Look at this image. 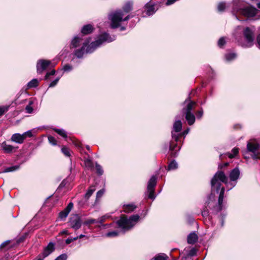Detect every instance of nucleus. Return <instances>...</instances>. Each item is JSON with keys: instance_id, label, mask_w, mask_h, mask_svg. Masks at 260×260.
I'll return each instance as SVG.
<instances>
[{"instance_id": "nucleus-41", "label": "nucleus", "mask_w": 260, "mask_h": 260, "mask_svg": "<svg viewBox=\"0 0 260 260\" xmlns=\"http://www.w3.org/2000/svg\"><path fill=\"white\" fill-rule=\"evenodd\" d=\"M109 217V216L108 215H104L100 218H99L98 219H97L98 222L102 224L103 222H104L106 219Z\"/></svg>"}, {"instance_id": "nucleus-33", "label": "nucleus", "mask_w": 260, "mask_h": 260, "mask_svg": "<svg viewBox=\"0 0 260 260\" xmlns=\"http://www.w3.org/2000/svg\"><path fill=\"white\" fill-rule=\"evenodd\" d=\"M95 168L96 172L99 175H102L103 174V170L102 167L97 163L95 164Z\"/></svg>"}, {"instance_id": "nucleus-15", "label": "nucleus", "mask_w": 260, "mask_h": 260, "mask_svg": "<svg viewBox=\"0 0 260 260\" xmlns=\"http://www.w3.org/2000/svg\"><path fill=\"white\" fill-rule=\"evenodd\" d=\"M25 139L23 137V134H20L19 133H15L11 136V141L18 143V144H22L24 142Z\"/></svg>"}, {"instance_id": "nucleus-43", "label": "nucleus", "mask_w": 260, "mask_h": 260, "mask_svg": "<svg viewBox=\"0 0 260 260\" xmlns=\"http://www.w3.org/2000/svg\"><path fill=\"white\" fill-rule=\"evenodd\" d=\"M225 43V39L223 37L221 38L218 42V45L220 47H222Z\"/></svg>"}, {"instance_id": "nucleus-53", "label": "nucleus", "mask_w": 260, "mask_h": 260, "mask_svg": "<svg viewBox=\"0 0 260 260\" xmlns=\"http://www.w3.org/2000/svg\"><path fill=\"white\" fill-rule=\"evenodd\" d=\"M74 144L77 147H81V143H80V142L75 141V142H74Z\"/></svg>"}, {"instance_id": "nucleus-61", "label": "nucleus", "mask_w": 260, "mask_h": 260, "mask_svg": "<svg viewBox=\"0 0 260 260\" xmlns=\"http://www.w3.org/2000/svg\"><path fill=\"white\" fill-rule=\"evenodd\" d=\"M43 258H44L43 257V258L39 257L37 260H43Z\"/></svg>"}, {"instance_id": "nucleus-62", "label": "nucleus", "mask_w": 260, "mask_h": 260, "mask_svg": "<svg viewBox=\"0 0 260 260\" xmlns=\"http://www.w3.org/2000/svg\"><path fill=\"white\" fill-rule=\"evenodd\" d=\"M120 29H121V30H124V29H125V27H121V28H120Z\"/></svg>"}, {"instance_id": "nucleus-11", "label": "nucleus", "mask_w": 260, "mask_h": 260, "mask_svg": "<svg viewBox=\"0 0 260 260\" xmlns=\"http://www.w3.org/2000/svg\"><path fill=\"white\" fill-rule=\"evenodd\" d=\"M182 128V122L180 120H176L173 124V132H172V138L177 142L178 140L179 136L180 134H176L175 133H178L181 130Z\"/></svg>"}, {"instance_id": "nucleus-29", "label": "nucleus", "mask_w": 260, "mask_h": 260, "mask_svg": "<svg viewBox=\"0 0 260 260\" xmlns=\"http://www.w3.org/2000/svg\"><path fill=\"white\" fill-rule=\"evenodd\" d=\"M236 54L235 53H230L225 55V58L228 61H231L236 58Z\"/></svg>"}, {"instance_id": "nucleus-19", "label": "nucleus", "mask_w": 260, "mask_h": 260, "mask_svg": "<svg viewBox=\"0 0 260 260\" xmlns=\"http://www.w3.org/2000/svg\"><path fill=\"white\" fill-rule=\"evenodd\" d=\"M93 30V27L91 24H87L84 25L82 29H81V32L84 35H87L91 32Z\"/></svg>"}, {"instance_id": "nucleus-34", "label": "nucleus", "mask_w": 260, "mask_h": 260, "mask_svg": "<svg viewBox=\"0 0 260 260\" xmlns=\"http://www.w3.org/2000/svg\"><path fill=\"white\" fill-rule=\"evenodd\" d=\"M238 153V149L237 148H234L232 150V153H229L228 156L230 158H232L235 157Z\"/></svg>"}, {"instance_id": "nucleus-47", "label": "nucleus", "mask_w": 260, "mask_h": 260, "mask_svg": "<svg viewBox=\"0 0 260 260\" xmlns=\"http://www.w3.org/2000/svg\"><path fill=\"white\" fill-rule=\"evenodd\" d=\"M105 190L104 189H101L98 191L96 193V198H100L102 197L103 194L104 193Z\"/></svg>"}, {"instance_id": "nucleus-37", "label": "nucleus", "mask_w": 260, "mask_h": 260, "mask_svg": "<svg viewBox=\"0 0 260 260\" xmlns=\"http://www.w3.org/2000/svg\"><path fill=\"white\" fill-rule=\"evenodd\" d=\"M73 69V67L72 66L67 64L64 65L62 68V70H63L64 72H70L72 71Z\"/></svg>"}, {"instance_id": "nucleus-50", "label": "nucleus", "mask_w": 260, "mask_h": 260, "mask_svg": "<svg viewBox=\"0 0 260 260\" xmlns=\"http://www.w3.org/2000/svg\"><path fill=\"white\" fill-rule=\"evenodd\" d=\"M177 0H167L166 2V5L169 6L174 4Z\"/></svg>"}, {"instance_id": "nucleus-27", "label": "nucleus", "mask_w": 260, "mask_h": 260, "mask_svg": "<svg viewBox=\"0 0 260 260\" xmlns=\"http://www.w3.org/2000/svg\"><path fill=\"white\" fill-rule=\"evenodd\" d=\"M177 163L175 161L173 160L170 162L168 166V170H173L177 168Z\"/></svg>"}, {"instance_id": "nucleus-57", "label": "nucleus", "mask_w": 260, "mask_h": 260, "mask_svg": "<svg viewBox=\"0 0 260 260\" xmlns=\"http://www.w3.org/2000/svg\"><path fill=\"white\" fill-rule=\"evenodd\" d=\"M61 234H66V235H69L70 233L68 232V231L64 230L61 232Z\"/></svg>"}, {"instance_id": "nucleus-51", "label": "nucleus", "mask_w": 260, "mask_h": 260, "mask_svg": "<svg viewBox=\"0 0 260 260\" xmlns=\"http://www.w3.org/2000/svg\"><path fill=\"white\" fill-rule=\"evenodd\" d=\"M85 164H86V165L87 166H88L89 167H92V162L91 161V160H89V159H87L85 161Z\"/></svg>"}, {"instance_id": "nucleus-30", "label": "nucleus", "mask_w": 260, "mask_h": 260, "mask_svg": "<svg viewBox=\"0 0 260 260\" xmlns=\"http://www.w3.org/2000/svg\"><path fill=\"white\" fill-rule=\"evenodd\" d=\"M61 152L66 156L69 157L71 155L70 150L66 146H63L62 147Z\"/></svg>"}, {"instance_id": "nucleus-31", "label": "nucleus", "mask_w": 260, "mask_h": 260, "mask_svg": "<svg viewBox=\"0 0 260 260\" xmlns=\"http://www.w3.org/2000/svg\"><path fill=\"white\" fill-rule=\"evenodd\" d=\"M9 108V106H0V116L7 112L8 111Z\"/></svg>"}, {"instance_id": "nucleus-4", "label": "nucleus", "mask_w": 260, "mask_h": 260, "mask_svg": "<svg viewBox=\"0 0 260 260\" xmlns=\"http://www.w3.org/2000/svg\"><path fill=\"white\" fill-rule=\"evenodd\" d=\"M233 13H238L247 18L255 17V19H260V11L251 6L240 7L238 4L234 5Z\"/></svg>"}, {"instance_id": "nucleus-42", "label": "nucleus", "mask_w": 260, "mask_h": 260, "mask_svg": "<svg viewBox=\"0 0 260 260\" xmlns=\"http://www.w3.org/2000/svg\"><path fill=\"white\" fill-rule=\"evenodd\" d=\"M55 71L54 70H52L50 72H47L45 76V79L47 80L49 79L50 76H53L55 74Z\"/></svg>"}, {"instance_id": "nucleus-45", "label": "nucleus", "mask_w": 260, "mask_h": 260, "mask_svg": "<svg viewBox=\"0 0 260 260\" xmlns=\"http://www.w3.org/2000/svg\"><path fill=\"white\" fill-rule=\"evenodd\" d=\"M197 254V249L194 248H192L190 250L188 253V255L190 256L196 255Z\"/></svg>"}, {"instance_id": "nucleus-32", "label": "nucleus", "mask_w": 260, "mask_h": 260, "mask_svg": "<svg viewBox=\"0 0 260 260\" xmlns=\"http://www.w3.org/2000/svg\"><path fill=\"white\" fill-rule=\"evenodd\" d=\"M95 223H98V221L96 219L90 218V219H87V220H86L84 222V224L90 225V224Z\"/></svg>"}, {"instance_id": "nucleus-35", "label": "nucleus", "mask_w": 260, "mask_h": 260, "mask_svg": "<svg viewBox=\"0 0 260 260\" xmlns=\"http://www.w3.org/2000/svg\"><path fill=\"white\" fill-rule=\"evenodd\" d=\"M62 75V74L60 75V76L58 77H57V78H56L54 80H53V81H52L49 85V87H53L54 86H55L57 83H58L59 80L60 79V77H61Z\"/></svg>"}, {"instance_id": "nucleus-9", "label": "nucleus", "mask_w": 260, "mask_h": 260, "mask_svg": "<svg viewBox=\"0 0 260 260\" xmlns=\"http://www.w3.org/2000/svg\"><path fill=\"white\" fill-rule=\"evenodd\" d=\"M55 63H52L51 61L45 59H39L37 63V71L38 73L41 74L49 66L54 67Z\"/></svg>"}, {"instance_id": "nucleus-40", "label": "nucleus", "mask_w": 260, "mask_h": 260, "mask_svg": "<svg viewBox=\"0 0 260 260\" xmlns=\"http://www.w3.org/2000/svg\"><path fill=\"white\" fill-rule=\"evenodd\" d=\"M67 255L63 253L59 255L55 260H67Z\"/></svg>"}, {"instance_id": "nucleus-26", "label": "nucleus", "mask_w": 260, "mask_h": 260, "mask_svg": "<svg viewBox=\"0 0 260 260\" xmlns=\"http://www.w3.org/2000/svg\"><path fill=\"white\" fill-rule=\"evenodd\" d=\"M95 189L94 186H91L89 187L88 190H87L86 193L85 194V198L88 200L90 197L91 196V194L93 193V192L95 191Z\"/></svg>"}, {"instance_id": "nucleus-36", "label": "nucleus", "mask_w": 260, "mask_h": 260, "mask_svg": "<svg viewBox=\"0 0 260 260\" xmlns=\"http://www.w3.org/2000/svg\"><path fill=\"white\" fill-rule=\"evenodd\" d=\"M226 7L225 4L224 3H220L218 5V10L219 12H222L224 11Z\"/></svg>"}, {"instance_id": "nucleus-46", "label": "nucleus", "mask_w": 260, "mask_h": 260, "mask_svg": "<svg viewBox=\"0 0 260 260\" xmlns=\"http://www.w3.org/2000/svg\"><path fill=\"white\" fill-rule=\"evenodd\" d=\"M118 235V232L116 231L110 232L106 234L107 237H114Z\"/></svg>"}, {"instance_id": "nucleus-63", "label": "nucleus", "mask_w": 260, "mask_h": 260, "mask_svg": "<svg viewBox=\"0 0 260 260\" xmlns=\"http://www.w3.org/2000/svg\"><path fill=\"white\" fill-rule=\"evenodd\" d=\"M186 257H182V260H186Z\"/></svg>"}, {"instance_id": "nucleus-20", "label": "nucleus", "mask_w": 260, "mask_h": 260, "mask_svg": "<svg viewBox=\"0 0 260 260\" xmlns=\"http://www.w3.org/2000/svg\"><path fill=\"white\" fill-rule=\"evenodd\" d=\"M145 7L146 9V14L147 15L150 16L155 13V11L153 5H151L150 3H147Z\"/></svg>"}, {"instance_id": "nucleus-58", "label": "nucleus", "mask_w": 260, "mask_h": 260, "mask_svg": "<svg viewBox=\"0 0 260 260\" xmlns=\"http://www.w3.org/2000/svg\"><path fill=\"white\" fill-rule=\"evenodd\" d=\"M78 238H79L78 236L76 237H75L74 238H72L73 241L77 240Z\"/></svg>"}, {"instance_id": "nucleus-39", "label": "nucleus", "mask_w": 260, "mask_h": 260, "mask_svg": "<svg viewBox=\"0 0 260 260\" xmlns=\"http://www.w3.org/2000/svg\"><path fill=\"white\" fill-rule=\"evenodd\" d=\"M23 135V137L24 138V139H25L27 137H32V131L31 130H29V131H28L25 133H24L23 134H22Z\"/></svg>"}, {"instance_id": "nucleus-2", "label": "nucleus", "mask_w": 260, "mask_h": 260, "mask_svg": "<svg viewBox=\"0 0 260 260\" xmlns=\"http://www.w3.org/2000/svg\"><path fill=\"white\" fill-rule=\"evenodd\" d=\"M115 39V36H111L107 33H104L100 35L95 42L91 43L88 46V42L84 43L81 48L76 49L74 51V55L78 58H82L85 53H92L103 43L105 42H111Z\"/></svg>"}, {"instance_id": "nucleus-17", "label": "nucleus", "mask_w": 260, "mask_h": 260, "mask_svg": "<svg viewBox=\"0 0 260 260\" xmlns=\"http://www.w3.org/2000/svg\"><path fill=\"white\" fill-rule=\"evenodd\" d=\"M1 147L3 150L6 153H11L12 152L15 148H17V147L15 148L12 145L8 144L6 142H4L2 143L1 145Z\"/></svg>"}, {"instance_id": "nucleus-22", "label": "nucleus", "mask_w": 260, "mask_h": 260, "mask_svg": "<svg viewBox=\"0 0 260 260\" xmlns=\"http://www.w3.org/2000/svg\"><path fill=\"white\" fill-rule=\"evenodd\" d=\"M38 85V81L37 79H33L27 85L28 88L36 87Z\"/></svg>"}, {"instance_id": "nucleus-16", "label": "nucleus", "mask_w": 260, "mask_h": 260, "mask_svg": "<svg viewBox=\"0 0 260 260\" xmlns=\"http://www.w3.org/2000/svg\"><path fill=\"white\" fill-rule=\"evenodd\" d=\"M54 249V245L53 243H49L44 248L42 253L43 258H45L51 253Z\"/></svg>"}, {"instance_id": "nucleus-60", "label": "nucleus", "mask_w": 260, "mask_h": 260, "mask_svg": "<svg viewBox=\"0 0 260 260\" xmlns=\"http://www.w3.org/2000/svg\"><path fill=\"white\" fill-rule=\"evenodd\" d=\"M257 7H258L259 9H260V2H259V3H257Z\"/></svg>"}, {"instance_id": "nucleus-7", "label": "nucleus", "mask_w": 260, "mask_h": 260, "mask_svg": "<svg viewBox=\"0 0 260 260\" xmlns=\"http://www.w3.org/2000/svg\"><path fill=\"white\" fill-rule=\"evenodd\" d=\"M254 29L249 27L245 28L243 30V35L245 40V43L241 44L243 47H250L253 45Z\"/></svg>"}, {"instance_id": "nucleus-1", "label": "nucleus", "mask_w": 260, "mask_h": 260, "mask_svg": "<svg viewBox=\"0 0 260 260\" xmlns=\"http://www.w3.org/2000/svg\"><path fill=\"white\" fill-rule=\"evenodd\" d=\"M240 170L238 168L236 167L230 173V181L228 180V177L222 171H218L214 175L211 181L212 190H215L217 192H218L220 190L218 198V205L215 208V211L218 212L222 209V203L225 189L223 187H221V182L224 183L228 187V190H230L236 186L237 180L240 177Z\"/></svg>"}, {"instance_id": "nucleus-21", "label": "nucleus", "mask_w": 260, "mask_h": 260, "mask_svg": "<svg viewBox=\"0 0 260 260\" xmlns=\"http://www.w3.org/2000/svg\"><path fill=\"white\" fill-rule=\"evenodd\" d=\"M198 237L194 233H190L187 237V242L189 244H194L198 240Z\"/></svg>"}, {"instance_id": "nucleus-3", "label": "nucleus", "mask_w": 260, "mask_h": 260, "mask_svg": "<svg viewBox=\"0 0 260 260\" xmlns=\"http://www.w3.org/2000/svg\"><path fill=\"white\" fill-rule=\"evenodd\" d=\"M132 9V4L131 3H127L123 7V10H118L111 12L108 15V18L111 22V28H117L120 25V23L122 21L128 20L130 18L129 15L123 18L124 12L127 13Z\"/></svg>"}, {"instance_id": "nucleus-10", "label": "nucleus", "mask_w": 260, "mask_h": 260, "mask_svg": "<svg viewBox=\"0 0 260 260\" xmlns=\"http://www.w3.org/2000/svg\"><path fill=\"white\" fill-rule=\"evenodd\" d=\"M88 42V45L90 42V38H84L82 36H77L73 38L71 43V48H76L83 46L84 43Z\"/></svg>"}, {"instance_id": "nucleus-49", "label": "nucleus", "mask_w": 260, "mask_h": 260, "mask_svg": "<svg viewBox=\"0 0 260 260\" xmlns=\"http://www.w3.org/2000/svg\"><path fill=\"white\" fill-rule=\"evenodd\" d=\"M256 43L257 47L260 49V34L256 37Z\"/></svg>"}, {"instance_id": "nucleus-25", "label": "nucleus", "mask_w": 260, "mask_h": 260, "mask_svg": "<svg viewBox=\"0 0 260 260\" xmlns=\"http://www.w3.org/2000/svg\"><path fill=\"white\" fill-rule=\"evenodd\" d=\"M177 144H173L171 143L170 146V150L171 151V155L173 157H176L177 155V152L175 151Z\"/></svg>"}, {"instance_id": "nucleus-44", "label": "nucleus", "mask_w": 260, "mask_h": 260, "mask_svg": "<svg viewBox=\"0 0 260 260\" xmlns=\"http://www.w3.org/2000/svg\"><path fill=\"white\" fill-rule=\"evenodd\" d=\"M32 103V102H30L29 105H27L25 108V109L28 113H31L33 111L32 108L30 106Z\"/></svg>"}, {"instance_id": "nucleus-64", "label": "nucleus", "mask_w": 260, "mask_h": 260, "mask_svg": "<svg viewBox=\"0 0 260 260\" xmlns=\"http://www.w3.org/2000/svg\"><path fill=\"white\" fill-rule=\"evenodd\" d=\"M86 147H87V149H88V150L89 149V147L88 146H87Z\"/></svg>"}, {"instance_id": "nucleus-56", "label": "nucleus", "mask_w": 260, "mask_h": 260, "mask_svg": "<svg viewBox=\"0 0 260 260\" xmlns=\"http://www.w3.org/2000/svg\"><path fill=\"white\" fill-rule=\"evenodd\" d=\"M226 215V214L223 215V216L221 217V226L222 227L224 225V221H223V217H224Z\"/></svg>"}, {"instance_id": "nucleus-6", "label": "nucleus", "mask_w": 260, "mask_h": 260, "mask_svg": "<svg viewBox=\"0 0 260 260\" xmlns=\"http://www.w3.org/2000/svg\"><path fill=\"white\" fill-rule=\"evenodd\" d=\"M184 107L182 109V113L185 115V117L187 123L189 125L194 124L196 120V117L192 112V110L197 105L196 102L190 100V97L185 100L184 103Z\"/></svg>"}, {"instance_id": "nucleus-12", "label": "nucleus", "mask_w": 260, "mask_h": 260, "mask_svg": "<svg viewBox=\"0 0 260 260\" xmlns=\"http://www.w3.org/2000/svg\"><path fill=\"white\" fill-rule=\"evenodd\" d=\"M70 224L71 228L75 230L80 229L81 226V220L80 216L77 214L72 215L70 219Z\"/></svg>"}, {"instance_id": "nucleus-13", "label": "nucleus", "mask_w": 260, "mask_h": 260, "mask_svg": "<svg viewBox=\"0 0 260 260\" xmlns=\"http://www.w3.org/2000/svg\"><path fill=\"white\" fill-rule=\"evenodd\" d=\"M259 147V145L257 144H253L252 143H248L247 145V148L248 151L251 152L253 153L252 157L254 159L259 158V156L257 154L256 152Z\"/></svg>"}, {"instance_id": "nucleus-18", "label": "nucleus", "mask_w": 260, "mask_h": 260, "mask_svg": "<svg viewBox=\"0 0 260 260\" xmlns=\"http://www.w3.org/2000/svg\"><path fill=\"white\" fill-rule=\"evenodd\" d=\"M136 208L137 207L135 204H129L124 205L123 207V210L124 212L129 213L134 211L136 209Z\"/></svg>"}, {"instance_id": "nucleus-28", "label": "nucleus", "mask_w": 260, "mask_h": 260, "mask_svg": "<svg viewBox=\"0 0 260 260\" xmlns=\"http://www.w3.org/2000/svg\"><path fill=\"white\" fill-rule=\"evenodd\" d=\"M54 131L57 133L58 135L62 136L63 138H67V135L66 132L63 129H54Z\"/></svg>"}, {"instance_id": "nucleus-38", "label": "nucleus", "mask_w": 260, "mask_h": 260, "mask_svg": "<svg viewBox=\"0 0 260 260\" xmlns=\"http://www.w3.org/2000/svg\"><path fill=\"white\" fill-rule=\"evenodd\" d=\"M48 139L49 142L52 145H56V140L53 137L49 136L48 137Z\"/></svg>"}, {"instance_id": "nucleus-14", "label": "nucleus", "mask_w": 260, "mask_h": 260, "mask_svg": "<svg viewBox=\"0 0 260 260\" xmlns=\"http://www.w3.org/2000/svg\"><path fill=\"white\" fill-rule=\"evenodd\" d=\"M73 203L72 202H70L67 207L62 211H61L59 214V217L61 220H64L66 217L68 216V214H69L70 212L72 210V209L73 208Z\"/></svg>"}, {"instance_id": "nucleus-55", "label": "nucleus", "mask_w": 260, "mask_h": 260, "mask_svg": "<svg viewBox=\"0 0 260 260\" xmlns=\"http://www.w3.org/2000/svg\"><path fill=\"white\" fill-rule=\"evenodd\" d=\"M189 131V128H187L186 130H185L184 132H183V133H182V135L185 136L186 135H187ZM180 135H181V134H180Z\"/></svg>"}, {"instance_id": "nucleus-8", "label": "nucleus", "mask_w": 260, "mask_h": 260, "mask_svg": "<svg viewBox=\"0 0 260 260\" xmlns=\"http://www.w3.org/2000/svg\"><path fill=\"white\" fill-rule=\"evenodd\" d=\"M157 177L156 176H152L148 181L147 186V192L149 193L148 198L152 200L155 198L154 194V188L157 183Z\"/></svg>"}, {"instance_id": "nucleus-54", "label": "nucleus", "mask_w": 260, "mask_h": 260, "mask_svg": "<svg viewBox=\"0 0 260 260\" xmlns=\"http://www.w3.org/2000/svg\"><path fill=\"white\" fill-rule=\"evenodd\" d=\"M72 242H73L72 238H68L66 240V243L67 244H69L70 243H71Z\"/></svg>"}, {"instance_id": "nucleus-52", "label": "nucleus", "mask_w": 260, "mask_h": 260, "mask_svg": "<svg viewBox=\"0 0 260 260\" xmlns=\"http://www.w3.org/2000/svg\"><path fill=\"white\" fill-rule=\"evenodd\" d=\"M10 243V241H6L4 242H3L1 245V248H3V247H5L6 245H7L9 243Z\"/></svg>"}, {"instance_id": "nucleus-24", "label": "nucleus", "mask_w": 260, "mask_h": 260, "mask_svg": "<svg viewBox=\"0 0 260 260\" xmlns=\"http://www.w3.org/2000/svg\"><path fill=\"white\" fill-rule=\"evenodd\" d=\"M20 168V166L17 165L6 168L2 172L7 173L10 172L15 171L18 170Z\"/></svg>"}, {"instance_id": "nucleus-59", "label": "nucleus", "mask_w": 260, "mask_h": 260, "mask_svg": "<svg viewBox=\"0 0 260 260\" xmlns=\"http://www.w3.org/2000/svg\"><path fill=\"white\" fill-rule=\"evenodd\" d=\"M85 236L84 235H82V234H81V235H80L79 236H78V237H79V238L81 239V238H83V237H84Z\"/></svg>"}, {"instance_id": "nucleus-23", "label": "nucleus", "mask_w": 260, "mask_h": 260, "mask_svg": "<svg viewBox=\"0 0 260 260\" xmlns=\"http://www.w3.org/2000/svg\"><path fill=\"white\" fill-rule=\"evenodd\" d=\"M168 258L169 257L166 254L164 253H161L156 255L153 258V260H168Z\"/></svg>"}, {"instance_id": "nucleus-5", "label": "nucleus", "mask_w": 260, "mask_h": 260, "mask_svg": "<svg viewBox=\"0 0 260 260\" xmlns=\"http://www.w3.org/2000/svg\"><path fill=\"white\" fill-rule=\"evenodd\" d=\"M139 219L140 216L138 214L132 215L129 218L125 215H122L117 220V224L118 228L121 229L122 232L124 233L133 228L139 221Z\"/></svg>"}, {"instance_id": "nucleus-48", "label": "nucleus", "mask_w": 260, "mask_h": 260, "mask_svg": "<svg viewBox=\"0 0 260 260\" xmlns=\"http://www.w3.org/2000/svg\"><path fill=\"white\" fill-rule=\"evenodd\" d=\"M203 110L202 108H201V110L198 111L196 112V115H197V117L198 118L200 119L203 116Z\"/></svg>"}]
</instances>
